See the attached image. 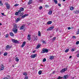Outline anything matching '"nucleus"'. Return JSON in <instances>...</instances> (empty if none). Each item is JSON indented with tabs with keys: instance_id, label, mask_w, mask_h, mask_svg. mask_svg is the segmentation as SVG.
I'll list each match as a JSON object with an SVG mask.
<instances>
[{
	"instance_id": "1",
	"label": "nucleus",
	"mask_w": 79,
	"mask_h": 79,
	"mask_svg": "<svg viewBox=\"0 0 79 79\" xmlns=\"http://www.w3.org/2000/svg\"><path fill=\"white\" fill-rule=\"evenodd\" d=\"M13 31L15 33V34H16L17 33V32H18V28H17V25H14V27L12 29Z\"/></svg>"
},
{
	"instance_id": "2",
	"label": "nucleus",
	"mask_w": 79,
	"mask_h": 79,
	"mask_svg": "<svg viewBox=\"0 0 79 79\" xmlns=\"http://www.w3.org/2000/svg\"><path fill=\"white\" fill-rule=\"evenodd\" d=\"M48 50L47 48H43L41 52L42 53H48Z\"/></svg>"
},
{
	"instance_id": "3",
	"label": "nucleus",
	"mask_w": 79,
	"mask_h": 79,
	"mask_svg": "<svg viewBox=\"0 0 79 79\" xmlns=\"http://www.w3.org/2000/svg\"><path fill=\"white\" fill-rule=\"evenodd\" d=\"M13 42H14V43H15V44H19V41H18L15 40L14 39H12V40Z\"/></svg>"
},
{
	"instance_id": "4",
	"label": "nucleus",
	"mask_w": 79,
	"mask_h": 79,
	"mask_svg": "<svg viewBox=\"0 0 79 79\" xmlns=\"http://www.w3.org/2000/svg\"><path fill=\"white\" fill-rule=\"evenodd\" d=\"M11 47H12L11 46H10L9 45H7L6 47V48H5V49L6 50H7L8 49H10V48H11Z\"/></svg>"
},
{
	"instance_id": "5",
	"label": "nucleus",
	"mask_w": 79,
	"mask_h": 79,
	"mask_svg": "<svg viewBox=\"0 0 79 79\" xmlns=\"http://www.w3.org/2000/svg\"><path fill=\"white\" fill-rule=\"evenodd\" d=\"M54 28V26H52L49 27L48 29H47V31H52V30H53V29Z\"/></svg>"
},
{
	"instance_id": "6",
	"label": "nucleus",
	"mask_w": 79,
	"mask_h": 79,
	"mask_svg": "<svg viewBox=\"0 0 79 79\" xmlns=\"http://www.w3.org/2000/svg\"><path fill=\"white\" fill-rule=\"evenodd\" d=\"M67 70V68H65L64 69H62L60 71V72L61 73H64L65 71H66Z\"/></svg>"
},
{
	"instance_id": "7",
	"label": "nucleus",
	"mask_w": 79,
	"mask_h": 79,
	"mask_svg": "<svg viewBox=\"0 0 79 79\" xmlns=\"http://www.w3.org/2000/svg\"><path fill=\"white\" fill-rule=\"evenodd\" d=\"M5 5L6 6V7L8 9H9V8H10V5L9 4H8V2L6 3Z\"/></svg>"
},
{
	"instance_id": "8",
	"label": "nucleus",
	"mask_w": 79,
	"mask_h": 79,
	"mask_svg": "<svg viewBox=\"0 0 79 79\" xmlns=\"http://www.w3.org/2000/svg\"><path fill=\"white\" fill-rule=\"evenodd\" d=\"M4 69V66L3 64H1V65L0 66V71L3 70Z\"/></svg>"
},
{
	"instance_id": "9",
	"label": "nucleus",
	"mask_w": 79,
	"mask_h": 79,
	"mask_svg": "<svg viewBox=\"0 0 79 79\" xmlns=\"http://www.w3.org/2000/svg\"><path fill=\"white\" fill-rule=\"evenodd\" d=\"M37 56V54H35L34 55H32L31 56V57L32 58H35Z\"/></svg>"
},
{
	"instance_id": "10",
	"label": "nucleus",
	"mask_w": 79,
	"mask_h": 79,
	"mask_svg": "<svg viewBox=\"0 0 79 79\" xmlns=\"http://www.w3.org/2000/svg\"><path fill=\"white\" fill-rule=\"evenodd\" d=\"M25 45H26V42L24 41L23 42L22 45L21 47H22V48H23Z\"/></svg>"
},
{
	"instance_id": "11",
	"label": "nucleus",
	"mask_w": 79,
	"mask_h": 79,
	"mask_svg": "<svg viewBox=\"0 0 79 79\" xmlns=\"http://www.w3.org/2000/svg\"><path fill=\"white\" fill-rule=\"evenodd\" d=\"M20 21V18H18L16 20H15V23H18V21Z\"/></svg>"
},
{
	"instance_id": "12",
	"label": "nucleus",
	"mask_w": 79,
	"mask_h": 79,
	"mask_svg": "<svg viewBox=\"0 0 79 79\" xmlns=\"http://www.w3.org/2000/svg\"><path fill=\"white\" fill-rule=\"evenodd\" d=\"M32 2V0H30L29 2L28 3V5H30Z\"/></svg>"
},
{
	"instance_id": "13",
	"label": "nucleus",
	"mask_w": 79,
	"mask_h": 79,
	"mask_svg": "<svg viewBox=\"0 0 79 79\" xmlns=\"http://www.w3.org/2000/svg\"><path fill=\"white\" fill-rule=\"evenodd\" d=\"M27 39L28 40H31V35H28L27 36Z\"/></svg>"
},
{
	"instance_id": "14",
	"label": "nucleus",
	"mask_w": 79,
	"mask_h": 79,
	"mask_svg": "<svg viewBox=\"0 0 79 79\" xmlns=\"http://www.w3.org/2000/svg\"><path fill=\"white\" fill-rule=\"evenodd\" d=\"M41 45H40V44H38L37 46V47L36 48L37 49H38L39 48H40V47Z\"/></svg>"
},
{
	"instance_id": "15",
	"label": "nucleus",
	"mask_w": 79,
	"mask_h": 79,
	"mask_svg": "<svg viewBox=\"0 0 79 79\" xmlns=\"http://www.w3.org/2000/svg\"><path fill=\"white\" fill-rule=\"evenodd\" d=\"M52 23V21H49L47 23V24H51Z\"/></svg>"
},
{
	"instance_id": "16",
	"label": "nucleus",
	"mask_w": 79,
	"mask_h": 79,
	"mask_svg": "<svg viewBox=\"0 0 79 79\" xmlns=\"http://www.w3.org/2000/svg\"><path fill=\"white\" fill-rule=\"evenodd\" d=\"M23 14H24V13L23 12L21 13L20 14H19V16L20 17V16H22V15H23Z\"/></svg>"
},
{
	"instance_id": "17",
	"label": "nucleus",
	"mask_w": 79,
	"mask_h": 79,
	"mask_svg": "<svg viewBox=\"0 0 79 79\" xmlns=\"http://www.w3.org/2000/svg\"><path fill=\"white\" fill-rule=\"evenodd\" d=\"M24 28V26H22L20 28V30H22V29H23Z\"/></svg>"
},
{
	"instance_id": "18",
	"label": "nucleus",
	"mask_w": 79,
	"mask_h": 79,
	"mask_svg": "<svg viewBox=\"0 0 79 79\" xmlns=\"http://www.w3.org/2000/svg\"><path fill=\"white\" fill-rule=\"evenodd\" d=\"M74 13H75V14H78V13H79V10L75 11Z\"/></svg>"
},
{
	"instance_id": "19",
	"label": "nucleus",
	"mask_w": 79,
	"mask_h": 79,
	"mask_svg": "<svg viewBox=\"0 0 79 79\" xmlns=\"http://www.w3.org/2000/svg\"><path fill=\"white\" fill-rule=\"evenodd\" d=\"M38 36H39L40 37L41 36V32H40V31H38Z\"/></svg>"
},
{
	"instance_id": "20",
	"label": "nucleus",
	"mask_w": 79,
	"mask_h": 79,
	"mask_svg": "<svg viewBox=\"0 0 79 79\" xmlns=\"http://www.w3.org/2000/svg\"><path fill=\"white\" fill-rule=\"evenodd\" d=\"M6 78H7V79H10V76L9 75H7L6 76V77H5Z\"/></svg>"
},
{
	"instance_id": "21",
	"label": "nucleus",
	"mask_w": 79,
	"mask_h": 79,
	"mask_svg": "<svg viewBox=\"0 0 79 79\" xmlns=\"http://www.w3.org/2000/svg\"><path fill=\"white\" fill-rule=\"evenodd\" d=\"M20 10L21 11H24V8L23 7H21L20 9Z\"/></svg>"
},
{
	"instance_id": "22",
	"label": "nucleus",
	"mask_w": 79,
	"mask_h": 79,
	"mask_svg": "<svg viewBox=\"0 0 79 79\" xmlns=\"http://www.w3.org/2000/svg\"><path fill=\"white\" fill-rule=\"evenodd\" d=\"M10 35L11 36H14V34L12 32H11L10 33Z\"/></svg>"
},
{
	"instance_id": "23",
	"label": "nucleus",
	"mask_w": 79,
	"mask_h": 79,
	"mask_svg": "<svg viewBox=\"0 0 79 79\" xmlns=\"http://www.w3.org/2000/svg\"><path fill=\"white\" fill-rule=\"evenodd\" d=\"M49 15H52V10H50L49 11Z\"/></svg>"
},
{
	"instance_id": "24",
	"label": "nucleus",
	"mask_w": 79,
	"mask_h": 79,
	"mask_svg": "<svg viewBox=\"0 0 79 79\" xmlns=\"http://www.w3.org/2000/svg\"><path fill=\"white\" fill-rule=\"evenodd\" d=\"M42 71L40 70L38 72V74H39V75H40L42 74Z\"/></svg>"
},
{
	"instance_id": "25",
	"label": "nucleus",
	"mask_w": 79,
	"mask_h": 79,
	"mask_svg": "<svg viewBox=\"0 0 79 79\" xmlns=\"http://www.w3.org/2000/svg\"><path fill=\"white\" fill-rule=\"evenodd\" d=\"M53 0L55 3H56V4H57V3H58V1H57V0Z\"/></svg>"
},
{
	"instance_id": "26",
	"label": "nucleus",
	"mask_w": 79,
	"mask_h": 79,
	"mask_svg": "<svg viewBox=\"0 0 79 79\" xmlns=\"http://www.w3.org/2000/svg\"><path fill=\"white\" fill-rule=\"evenodd\" d=\"M15 60H16V61H19V59H18V57H17L16 58H15Z\"/></svg>"
},
{
	"instance_id": "27",
	"label": "nucleus",
	"mask_w": 79,
	"mask_h": 79,
	"mask_svg": "<svg viewBox=\"0 0 79 79\" xmlns=\"http://www.w3.org/2000/svg\"><path fill=\"white\" fill-rule=\"evenodd\" d=\"M8 55V53L5 52L4 54V56H6Z\"/></svg>"
},
{
	"instance_id": "28",
	"label": "nucleus",
	"mask_w": 79,
	"mask_h": 79,
	"mask_svg": "<svg viewBox=\"0 0 79 79\" xmlns=\"http://www.w3.org/2000/svg\"><path fill=\"white\" fill-rule=\"evenodd\" d=\"M70 10H71V11L73 10H74V7L72 6V7H71L70 8Z\"/></svg>"
},
{
	"instance_id": "29",
	"label": "nucleus",
	"mask_w": 79,
	"mask_h": 79,
	"mask_svg": "<svg viewBox=\"0 0 79 79\" xmlns=\"http://www.w3.org/2000/svg\"><path fill=\"white\" fill-rule=\"evenodd\" d=\"M38 39V38L37 37V36H36L34 38V40H37Z\"/></svg>"
},
{
	"instance_id": "30",
	"label": "nucleus",
	"mask_w": 79,
	"mask_h": 79,
	"mask_svg": "<svg viewBox=\"0 0 79 79\" xmlns=\"http://www.w3.org/2000/svg\"><path fill=\"white\" fill-rule=\"evenodd\" d=\"M53 58H54V56H52L49 57V58L50 60H52L53 59Z\"/></svg>"
},
{
	"instance_id": "31",
	"label": "nucleus",
	"mask_w": 79,
	"mask_h": 79,
	"mask_svg": "<svg viewBox=\"0 0 79 79\" xmlns=\"http://www.w3.org/2000/svg\"><path fill=\"white\" fill-rule=\"evenodd\" d=\"M19 14L18 13V12H16L15 13V15H16V16H17L18 15H19Z\"/></svg>"
},
{
	"instance_id": "32",
	"label": "nucleus",
	"mask_w": 79,
	"mask_h": 79,
	"mask_svg": "<svg viewBox=\"0 0 79 79\" xmlns=\"http://www.w3.org/2000/svg\"><path fill=\"white\" fill-rule=\"evenodd\" d=\"M3 5V3L2 2V1H0V6H2Z\"/></svg>"
},
{
	"instance_id": "33",
	"label": "nucleus",
	"mask_w": 79,
	"mask_h": 79,
	"mask_svg": "<svg viewBox=\"0 0 79 79\" xmlns=\"http://www.w3.org/2000/svg\"><path fill=\"white\" fill-rule=\"evenodd\" d=\"M68 51H69V49H67L65 50V53H67Z\"/></svg>"
},
{
	"instance_id": "34",
	"label": "nucleus",
	"mask_w": 79,
	"mask_h": 79,
	"mask_svg": "<svg viewBox=\"0 0 79 79\" xmlns=\"http://www.w3.org/2000/svg\"><path fill=\"white\" fill-rule=\"evenodd\" d=\"M21 11H20V10H18V13H19V14H21Z\"/></svg>"
},
{
	"instance_id": "35",
	"label": "nucleus",
	"mask_w": 79,
	"mask_h": 79,
	"mask_svg": "<svg viewBox=\"0 0 79 79\" xmlns=\"http://www.w3.org/2000/svg\"><path fill=\"white\" fill-rule=\"evenodd\" d=\"M55 39H56V37H54V38H53L52 39V40H53V41H54V40H55Z\"/></svg>"
},
{
	"instance_id": "36",
	"label": "nucleus",
	"mask_w": 79,
	"mask_h": 79,
	"mask_svg": "<svg viewBox=\"0 0 79 79\" xmlns=\"http://www.w3.org/2000/svg\"><path fill=\"white\" fill-rule=\"evenodd\" d=\"M76 45H78V44H79V41H77L76 42Z\"/></svg>"
},
{
	"instance_id": "37",
	"label": "nucleus",
	"mask_w": 79,
	"mask_h": 79,
	"mask_svg": "<svg viewBox=\"0 0 79 79\" xmlns=\"http://www.w3.org/2000/svg\"><path fill=\"white\" fill-rule=\"evenodd\" d=\"M46 61V59L45 58H44L43 60V62H45Z\"/></svg>"
},
{
	"instance_id": "38",
	"label": "nucleus",
	"mask_w": 79,
	"mask_h": 79,
	"mask_svg": "<svg viewBox=\"0 0 79 79\" xmlns=\"http://www.w3.org/2000/svg\"><path fill=\"white\" fill-rule=\"evenodd\" d=\"M42 8H43V7L42 6H40L39 7L40 10H41Z\"/></svg>"
},
{
	"instance_id": "39",
	"label": "nucleus",
	"mask_w": 79,
	"mask_h": 79,
	"mask_svg": "<svg viewBox=\"0 0 79 79\" xmlns=\"http://www.w3.org/2000/svg\"><path fill=\"white\" fill-rule=\"evenodd\" d=\"M25 15H24L21 17V18H25Z\"/></svg>"
},
{
	"instance_id": "40",
	"label": "nucleus",
	"mask_w": 79,
	"mask_h": 79,
	"mask_svg": "<svg viewBox=\"0 0 79 79\" xmlns=\"http://www.w3.org/2000/svg\"><path fill=\"white\" fill-rule=\"evenodd\" d=\"M76 50V49L75 48H73L71 50L72 52H74Z\"/></svg>"
},
{
	"instance_id": "41",
	"label": "nucleus",
	"mask_w": 79,
	"mask_h": 79,
	"mask_svg": "<svg viewBox=\"0 0 79 79\" xmlns=\"http://www.w3.org/2000/svg\"><path fill=\"white\" fill-rule=\"evenodd\" d=\"M23 75H24V76H26L27 75V73H23Z\"/></svg>"
},
{
	"instance_id": "42",
	"label": "nucleus",
	"mask_w": 79,
	"mask_h": 79,
	"mask_svg": "<svg viewBox=\"0 0 79 79\" xmlns=\"http://www.w3.org/2000/svg\"><path fill=\"white\" fill-rule=\"evenodd\" d=\"M66 77H68V76L67 75H64V79H66Z\"/></svg>"
},
{
	"instance_id": "43",
	"label": "nucleus",
	"mask_w": 79,
	"mask_h": 79,
	"mask_svg": "<svg viewBox=\"0 0 79 79\" xmlns=\"http://www.w3.org/2000/svg\"><path fill=\"white\" fill-rule=\"evenodd\" d=\"M1 15H2L3 16H6V15H5L4 14V13H1Z\"/></svg>"
},
{
	"instance_id": "44",
	"label": "nucleus",
	"mask_w": 79,
	"mask_h": 79,
	"mask_svg": "<svg viewBox=\"0 0 79 79\" xmlns=\"http://www.w3.org/2000/svg\"><path fill=\"white\" fill-rule=\"evenodd\" d=\"M19 4H16L14 5L15 6H18Z\"/></svg>"
},
{
	"instance_id": "45",
	"label": "nucleus",
	"mask_w": 79,
	"mask_h": 79,
	"mask_svg": "<svg viewBox=\"0 0 79 79\" xmlns=\"http://www.w3.org/2000/svg\"><path fill=\"white\" fill-rule=\"evenodd\" d=\"M61 78H62V77H61L60 76L59 77H58L57 79H61Z\"/></svg>"
},
{
	"instance_id": "46",
	"label": "nucleus",
	"mask_w": 79,
	"mask_h": 79,
	"mask_svg": "<svg viewBox=\"0 0 79 79\" xmlns=\"http://www.w3.org/2000/svg\"><path fill=\"white\" fill-rule=\"evenodd\" d=\"M39 1L40 2H44V0H40Z\"/></svg>"
},
{
	"instance_id": "47",
	"label": "nucleus",
	"mask_w": 79,
	"mask_h": 79,
	"mask_svg": "<svg viewBox=\"0 0 79 79\" xmlns=\"http://www.w3.org/2000/svg\"><path fill=\"white\" fill-rule=\"evenodd\" d=\"M25 79H28V77H27V76H26V77H25Z\"/></svg>"
},
{
	"instance_id": "48",
	"label": "nucleus",
	"mask_w": 79,
	"mask_h": 79,
	"mask_svg": "<svg viewBox=\"0 0 79 79\" xmlns=\"http://www.w3.org/2000/svg\"><path fill=\"white\" fill-rule=\"evenodd\" d=\"M45 6L46 8H48V7H49L48 5H46Z\"/></svg>"
},
{
	"instance_id": "49",
	"label": "nucleus",
	"mask_w": 79,
	"mask_h": 79,
	"mask_svg": "<svg viewBox=\"0 0 79 79\" xmlns=\"http://www.w3.org/2000/svg\"><path fill=\"white\" fill-rule=\"evenodd\" d=\"M24 15L26 17V16H28V14H25Z\"/></svg>"
},
{
	"instance_id": "50",
	"label": "nucleus",
	"mask_w": 79,
	"mask_h": 79,
	"mask_svg": "<svg viewBox=\"0 0 79 79\" xmlns=\"http://www.w3.org/2000/svg\"><path fill=\"white\" fill-rule=\"evenodd\" d=\"M71 29V27H68V30H70Z\"/></svg>"
},
{
	"instance_id": "51",
	"label": "nucleus",
	"mask_w": 79,
	"mask_h": 79,
	"mask_svg": "<svg viewBox=\"0 0 79 79\" xmlns=\"http://www.w3.org/2000/svg\"><path fill=\"white\" fill-rule=\"evenodd\" d=\"M73 39H74V38H76V36H73Z\"/></svg>"
},
{
	"instance_id": "52",
	"label": "nucleus",
	"mask_w": 79,
	"mask_h": 79,
	"mask_svg": "<svg viewBox=\"0 0 79 79\" xmlns=\"http://www.w3.org/2000/svg\"><path fill=\"white\" fill-rule=\"evenodd\" d=\"M43 44H45V41H42Z\"/></svg>"
},
{
	"instance_id": "53",
	"label": "nucleus",
	"mask_w": 79,
	"mask_h": 79,
	"mask_svg": "<svg viewBox=\"0 0 79 79\" xmlns=\"http://www.w3.org/2000/svg\"><path fill=\"white\" fill-rule=\"evenodd\" d=\"M58 5L59 6H61V4H58Z\"/></svg>"
},
{
	"instance_id": "54",
	"label": "nucleus",
	"mask_w": 79,
	"mask_h": 79,
	"mask_svg": "<svg viewBox=\"0 0 79 79\" xmlns=\"http://www.w3.org/2000/svg\"><path fill=\"white\" fill-rule=\"evenodd\" d=\"M8 37V35H6V37Z\"/></svg>"
},
{
	"instance_id": "55",
	"label": "nucleus",
	"mask_w": 79,
	"mask_h": 79,
	"mask_svg": "<svg viewBox=\"0 0 79 79\" xmlns=\"http://www.w3.org/2000/svg\"><path fill=\"white\" fill-rule=\"evenodd\" d=\"M79 34V31H77V34Z\"/></svg>"
},
{
	"instance_id": "56",
	"label": "nucleus",
	"mask_w": 79,
	"mask_h": 79,
	"mask_svg": "<svg viewBox=\"0 0 79 79\" xmlns=\"http://www.w3.org/2000/svg\"><path fill=\"white\" fill-rule=\"evenodd\" d=\"M55 71H53L52 73V74H55Z\"/></svg>"
},
{
	"instance_id": "57",
	"label": "nucleus",
	"mask_w": 79,
	"mask_h": 79,
	"mask_svg": "<svg viewBox=\"0 0 79 79\" xmlns=\"http://www.w3.org/2000/svg\"><path fill=\"white\" fill-rule=\"evenodd\" d=\"M72 58V56H70L69 57V58Z\"/></svg>"
},
{
	"instance_id": "58",
	"label": "nucleus",
	"mask_w": 79,
	"mask_h": 79,
	"mask_svg": "<svg viewBox=\"0 0 79 79\" xmlns=\"http://www.w3.org/2000/svg\"><path fill=\"white\" fill-rule=\"evenodd\" d=\"M35 51H33V53H35Z\"/></svg>"
},
{
	"instance_id": "59",
	"label": "nucleus",
	"mask_w": 79,
	"mask_h": 79,
	"mask_svg": "<svg viewBox=\"0 0 79 79\" xmlns=\"http://www.w3.org/2000/svg\"><path fill=\"white\" fill-rule=\"evenodd\" d=\"M79 50L77 51H76V53H79Z\"/></svg>"
},
{
	"instance_id": "60",
	"label": "nucleus",
	"mask_w": 79,
	"mask_h": 79,
	"mask_svg": "<svg viewBox=\"0 0 79 79\" xmlns=\"http://www.w3.org/2000/svg\"><path fill=\"white\" fill-rule=\"evenodd\" d=\"M1 25H2V23H0V26H1Z\"/></svg>"
},
{
	"instance_id": "61",
	"label": "nucleus",
	"mask_w": 79,
	"mask_h": 79,
	"mask_svg": "<svg viewBox=\"0 0 79 79\" xmlns=\"http://www.w3.org/2000/svg\"><path fill=\"white\" fill-rule=\"evenodd\" d=\"M65 1H66V0H63V2H65Z\"/></svg>"
},
{
	"instance_id": "62",
	"label": "nucleus",
	"mask_w": 79,
	"mask_h": 79,
	"mask_svg": "<svg viewBox=\"0 0 79 79\" xmlns=\"http://www.w3.org/2000/svg\"><path fill=\"white\" fill-rule=\"evenodd\" d=\"M1 54H2V52H0V55H1Z\"/></svg>"
},
{
	"instance_id": "63",
	"label": "nucleus",
	"mask_w": 79,
	"mask_h": 79,
	"mask_svg": "<svg viewBox=\"0 0 79 79\" xmlns=\"http://www.w3.org/2000/svg\"><path fill=\"white\" fill-rule=\"evenodd\" d=\"M72 79H74V77H73V78H72Z\"/></svg>"
},
{
	"instance_id": "64",
	"label": "nucleus",
	"mask_w": 79,
	"mask_h": 79,
	"mask_svg": "<svg viewBox=\"0 0 79 79\" xmlns=\"http://www.w3.org/2000/svg\"><path fill=\"white\" fill-rule=\"evenodd\" d=\"M1 35V32H0V36Z\"/></svg>"
}]
</instances>
